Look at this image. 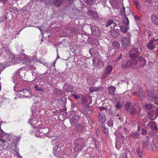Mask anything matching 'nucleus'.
Segmentation results:
<instances>
[{"instance_id": "32", "label": "nucleus", "mask_w": 158, "mask_h": 158, "mask_svg": "<svg viewBox=\"0 0 158 158\" xmlns=\"http://www.w3.org/2000/svg\"><path fill=\"white\" fill-rule=\"evenodd\" d=\"M84 110L88 114H91L92 113V111L90 107H85L84 109Z\"/></svg>"}, {"instance_id": "54", "label": "nucleus", "mask_w": 158, "mask_h": 158, "mask_svg": "<svg viewBox=\"0 0 158 158\" xmlns=\"http://www.w3.org/2000/svg\"><path fill=\"white\" fill-rule=\"evenodd\" d=\"M72 96H74V98L76 99H78L80 98V96L79 95H76L74 94H73L72 95Z\"/></svg>"}, {"instance_id": "39", "label": "nucleus", "mask_w": 158, "mask_h": 158, "mask_svg": "<svg viewBox=\"0 0 158 158\" xmlns=\"http://www.w3.org/2000/svg\"><path fill=\"white\" fill-rule=\"evenodd\" d=\"M8 63L7 65H6V66H5L4 67L2 65V64H0V70H2V69H4L5 67H6L7 66H8L9 65H10L11 64L10 63L12 62L11 60H10V61H8Z\"/></svg>"}, {"instance_id": "27", "label": "nucleus", "mask_w": 158, "mask_h": 158, "mask_svg": "<svg viewBox=\"0 0 158 158\" xmlns=\"http://www.w3.org/2000/svg\"><path fill=\"white\" fill-rule=\"evenodd\" d=\"M148 126L150 127L152 130H154L156 128V125L153 122H150L148 124Z\"/></svg>"}, {"instance_id": "51", "label": "nucleus", "mask_w": 158, "mask_h": 158, "mask_svg": "<svg viewBox=\"0 0 158 158\" xmlns=\"http://www.w3.org/2000/svg\"><path fill=\"white\" fill-rule=\"evenodd\" d=\"M5 52L6 53L8 54H11V53H10V49H9L8 48H7V49L6 48L5 49Z\"/></svg>"}, {"instance_id": "47", "label": "nucleus", "mask_w": 158, "mask_h": 158, "mask_svg": "<svg viewBox=\"0 0 158 158\" xmlns=\"http://www.w3.org/2000/svg\"><path fill=\"white\" fill-rule=\"evenodd\" d=\"M82 101L83 103H85L87 102V98L85 96L82 97Z\"/></svg>"}, {"instance_id": "16", "label": "nucleus", "mask_w": 158, "mask_h": 158, "mask_svg": "<svg viewBox=\"0 0 158 158\" xmlns=\"http://www.w3.org/2000/svg\"><path fill=\"white\" fill-rule=\"evenodd\" d=\"M64 90L67 92H72L73 91V87L69 84H65L63 86Z\"/></svg>"}, {"instance_id": "22", "label": "nucleus", "mask_w": 158, "mask_h": 158, "mask_svg": "<svg viewBox=\"0 0 158 158\" xmlns=\"http://www.w3.org/2000/svg\"><path fill=\"white\" fill-rule=\"evenodd\" d=\"M111 35L114 38H116L118 36V30L115 29L112 30L111 31Z\"/></svg>"}, {"instance_id": "33", "label": "nucleus", "mask_w": 158, "mask_h": 158, "mask_svg": "<svg viewBox=\"0 0 158 158\" xmlns=\"http://www.w3.org/2000/svg\"><path fill=\"white\" fill-rule=\"evenodd\" d=\"M115 51V49L114 48H112L109 51V54H107V57H109L110 56H113Z\"/></svg>"}, {"instance_id": "9", "label": "nucleus", "mask_w": 158, "mask_h": 158, "mask_svg": "<svg viewBox=\"0 0 158 158\" xmlns=\"http://www.w3.org/2000/svg\"><path fill=\"white\" fill-rule=\"evenodd\" d=\"M139 54V52L136 48L133 49L129 52V56L133 59H136Z\"/></svg>"}, {"instance_id": "46", "label": "nucleus", "mask_w": 158, "mask_h": 158, "mask_svg": "<svg viewBox=\"0 0 158 158\" xmlns=\"http://www.w3.org/2000/svg\"><path fill=\"white\" fill-rule=\"evenodd\" d=\"M136 112L135 109L134 107H132L130 109V113L131 114L134 115L136 113Z\"/></svg>"}, {"instance_id": "28", "label": "nucleus", "mask_w": 158, "mask_h": 158, "mask_svg": "<svg viewBox=\"0 0 158 158\" xmlns=\"http://www.w3.org/2000/svg\"><path fill=\"white\" fill-rule=\"evenodd\" d=\"M151 150L152 151L156 152L158 151V147L154 143H152L151 144Z\"/></svg>"}, {"instance_id": "26", "label": "nucleus", "mask_w": 158, "mask_h": 158, "mask_svg": "<svg viewBox=\"0 0 158 158\" xmlns=\"http://www.w3.org/2000/svg\"><path fill=\"white\" fill-rule=\"evenodd\" d=\"M115 88L114 86H110L108 87L109 93L111 95H113L114 94Z\"/></svg>"}, {"instance_id": "25", "label": "nucleus", "mask_w": 158, "mask_h": 158, "mask_svg": "<svg viewBox=\"0 0 158 158\" xmlns=\"http://www.w3.org/2000/svg\"><path fill=\"white\" fill-rule=\"evenodd\" d=\"M138 60L139 61V64L141 66L145 65L146 64L145 60L142 57H139L138 58Z\"/></svg>"}, {"instance_id": "17", "label": "nucleus", "mask_w": 158, "mask_h": 158, "mask_svg": "<svg viewBox=\"0 0 158 158\" xmlns=\"http://www.w3.org/2000/svg\"><path fill=\"white\" fill-rule=\"evenodd\" d=\"M151 18L153 23L158 25V16L157 15H152Z\"/></svg>"}, {"instance_id": "31", "label": "nucleus", "mask_w": 158, "mask_h": 158, "mask_svg": "<svg viewBox=\"0 0 158 158\" xmlns=\"http://www.w3.org/2000/svg\"><path fill=\"white\" fill-rule=\"evenodd\" d=\"M123 23L126 25H129V21L126 15L124 16L123 18Z\"/></svg>"}, {"instance_id": "53", "label": "nucleus", "mask_w": 158, "mask_h": 158, "mask_svg": "<svg viewBox=\"0 0 158 158\" xmlns=\"http://www.w3.org/2000/svg\"><path fill=\"white\" fill-rule=\"evenodd\" d=\"M147 133V130L144 129H143L142 131V134L143 135H145Z\"/></svg>"}, {"instance_id": "29", "label": "nucleus", "mask_w": 158, "mask_h": 158, "mask_svg": "<svg viewBox=\"0 0 158 158\" xmlns=\"http://www.w3.org/2000/svg\"><path fill=\"white\" fill-rule=\"evenodd\" d=\"M150 144V143L148 141H142V146L143 148H147Z\"/></svg>"}, {"instance_id": "35", "label": "nucleus", "mask_w": 158, "mask_h": 158, "mask_svg": "<svg viewBox=\"0 0 158 158\" xmlns=\"http://www.w3.org/2000/svg\"><path fill=\"white\" fill-rule=\"evenodd\" d=\"M31 87L27 88L26 89L23 90L22 91H20L21 93H25V95H27L28 94H29V92L31 90Z\"/></svg>"}, {"instance_id": "48", "label": "nucleus", "mask_w": 158, "mask_h": 158, "mask_svg": "<svg viewBox=\"0 0 158 158\" xmlns=\"http://www.w3.org/2000/svg\"><path fill=\"white\" fill-rule=\"evenodd\" d=\"M93 41L94 42V43L93 44V45H95L96 46H98L99 45V43L98 42V41L96 39H93Z\"/></svg>"}, {"instance_id": "41", "label": "nucleus", "mask_w": 158, "mask_h": 158, "mask_svg": "<svg viewBox=\"0 0 158 158\" xmlns=\"http://www.w3.org/2000/svg\"><path fill=\"white\" fill-rule=\"evenodd\" d=\"M35 89L37 91H41L43 92L44 91V89L43 88L40 87L37 85H35L34 86Z\"/></svg>"}, {"instance_id": "7", "label": "nucleus", "mask_w": 158, "mask_h": 158, "mask_svg": "<svg viewBox=\"0 0 158 158\" xmlns=\"http://www.w3.org/2000/svg\"><path fill=\"white\" fill-rule=\"evenodd\" d=\"M121 43L123 48H126L130 44L131 39L129 37H123L122 38Z\"/></svg>"}, {"instance_id": "37", "label": "nucleus", "mask_w": 158, "mask_h": 158, "mask_svg": "<svg viewBox=\"0 0 158 158\" xmlns=\"http://www.w3.org/2000/svg\"><path fill=\"white\" fill-rule=\"evenodd\" d=\"M136 152L139 156L141 157L143 155V153L140 148L138 147L137 148Z\"/></svg>"}, {"instance_id": "45", "label": "nucleus", "mask_w": 158, "mask_h": 158, "mask_svg": "<svg viewBox=\"0 0 158 158\" xmlns=\"http://www.w3.org/2000/svg\"><path fill=\"white\" fill-rule=\"evenodd\" d=\"M131 106V103L129 102H127L125 104V108L126 110H129V108Z\"/></svg>"}, {"instance_id": "55", "label": "nucleus", "mask_w": 158, "mask_h": 158, "mask_svg": "<svg viewBox=\"0 0 158 158\" xmlns=\"http://www.w3.org/2000/svg\"><path fill=\"white\" fill-rule=\"evenodd\" d=\"M86 2L88 5H91L93 3V1L92 0H87Z\"/></svg>"}, {"instance_id": "30", "label": "nucleus", "mask_w": 158, "mask_h": 158, "mask_svg": "<svg viewBox=\"0 0 158 158\" xmlns=\"http://www.w3.org/2000/svg\"><path fill=\"white\" fill-rule=\"evenodd\" d=\"M22 72V70L21 69H19L18 71L15 72L16 76L14 77V78L15 80L18 79V77H20L21 75L20 73Z\"/></svg>"}, {"instance_id": "2", "label": "nucleus", "mask_w": 158, "mask_h": 158, "mask_svg": "<svg viewBox=\"0 0 158 158\" xmlns=\"http://www.w3.org/2000/svg\"><path fill=\"white\" fill-rule=\"evenodd\" d=\"M21 56L22 58L21 60L23 63L25 64L26 65L31 66L35 62H36L37 60L36 57L35 56H33V57H29L26 59V55L24 54L22 55Z\"/></svg>"}, {"instance_id": "49", "label": "nucleus", "mask_w": 158, "mask_h": 158, "mask_svg": "<svg viewBox=\"0 0 158 158\" xmlns=\"http://www.w3.org/2000/svg\"><path fill=\"white\" fill-rule=\"evenodd\" d=\"M108 124L109 127H112L113 126V122L111 120H109L107 122Z\"/></svg>"}, {"instance_id": "59", "label": "nucleus", "mask_w": 158, "mask_h": 158, "mask_svg": "<svg viewBox=\"0 0 158 158\" xmlns=\"http://www.w3.org/2000/svg\"><path fill=\"white\" fill-rule=\"evenodd\" d=\"M122 56V54H120L118 58L117 59H116L115 60V61H118L121 58Z\"/></svg>"}, {"instance_id": "42", "label": "nucleus", "mask_w": 158, "mask_h": 158, "mask_svg": "<svg viewBox=\"0 0 158 158\" xmlns=\"http://www.w3.org/2000/svg\"><path fill=\"white\" fill-rule=\"evenodd\" d=\"M132 136L133 138L136 139L139 136V134L138 132H135L133 133L132 134Z\"/></svg>"}, {"instance_id": "38", "label": "nucleus", "mask_w": 158, "mask_h": 158, "mask_svg": "<svg viewBox=\"0 0 158 158\" xmlns=\"http://www.w3.org/2000/svg\"><path fill=\"white\" fill-rule=\"evenodd\" d=\"M63 0H56L55 2V5L57 7L60 6L62 3Z\"/></svg>"}, {"instance_id": "64", "label": "nucleus", "mask_w": 158, "mask_h": 158, "mask_svg": "<svg viewBox=\"0 0 158 158\" xmlns=\"http://www.w3.org/2000/svg\"><path fill=\"white\" fill-rule=\"evenodd\" d=\"M152 41L153 42H156L158 41V39H155L154 38L152 39Z\"/></svg>"}, {"instance_id": "8", "label": "nucleus", "mask_w": 158, "mask_h": 158, "mask_svg": "<svg viewBox=\"0 0 158 158\" xmlns=\"http://www.w3.org/2000/svg\"><path fill=\"white\" fill-rule=\"evenodd\" d=\"M93 64L94 67L98 68H102L104 65L103 61L95 58L93 59Z\"/></svg>"}, {"instance_id": "15", "label": "nucleus", "mask_w": 158, "mask_h": 158, "mask_svg": "<svg viewBox=\"0 0 158 158\" xmlns=\"http://www.w3.org/2000/svg\"><path fill=\"white\" fill-rule=\"evenodd\" d=\"M88 13L90 17L93 19H96L98 16V14L96 12L93 11L91 10H89Z\"/></svg>"}, {"instance_id": "20", "label": "nucleus", "mask_w": 158, "mask_h": 158, "mask_svg": "<svg viewBox=\"0 0 158 158\" xmlns=\"http://www.w3.org/2000/svg\"><path fill=\"white\" fill-rule=\"evenodd\" d=\"M149 115L150 119L153 120L156 118L158 116V114H154L153 111L151 110L149 113Z\"/></svg>"}, {"instance_id": "50", "label": "nucleus", "mask_w": 158, "mask_h": 158, "mask_svg": "<svg viewBox=\"0 0 158 158\" xmlns=\"http://www.w3.org/2000/svg\"><path fill=\"white\" fill-rule=\"evenodd\" d=\"M103 131L105 135H108V130L107 128L105 127L104 128Z\"/></svg>"}, {"instance_id": "19", "label": "nucleus", "mask_w": 158, "mask_h": 158, "mask_svg": "<svg viewBox=\"0 0 158 158\" xmlns=\"http://www.w3.org/2000/svg\"><path fill=\"white\" fill-rule=\"evenodd\" d=\"M103 88L102 87H91L89 89V91L91 93L96 91H101L103 90Z\"/></svg>"}, {"instance_id": "6", "label": "nucleus", "mask_w": 158, "mask_h": 158, "mask_svg": "<svg viewBox=\"0 0 158 158\" xmlns=\"http://www.w3.org/2000/svg\"><path fill=\"white\" fill-rule=\"evenodd\" d=\"M137 64V61L136 59H133L127 61L125 64H123L122 65V67L123 68L125 67H132L135 66Z\"/></svg>"}, {"instance_id": "52", "label": "nucleus", "mask_w": 158, "mask_h": 158, "mask_svg": "<svg viewBox=\"0 0 158 158\" xmlns=\"http://www.w3.org/2000/svg\"><path fill=\"white\" fill-rule=\"evenodd\" d=\"M76 148L81 149V148H82V147L81 145H76L75 147L74 148V149L76 150Z\"/></svg>"}, {"instance_id": "43", "label": "nucleus", "mask_w": 158, "mask_h": 158, "mask_svg": "<svg viewBox=\"0 0 158 158\" xmlns=\"http://www.w3.org/2000/svg\"><path fill=\"white\" fill-rule=\"evenodd\" d=\"M43 133H40V131L39 132L38 131H37L35 133V135L37 137H41L43 135Z\"/></svg>"}, {"instance_id": "4", "label": "nucleus", "mask_w": 158, "mask_h": 158, "mask_svg": "<svg viewBox=\"0 0 158 158\" xmlns=\"http://www.w3.org/2000/svg\"><path fill=\"white\" fill-rule=\"evenodd\" d=\"M29 124L31 125L35 128H40V125L41 123L40 121H37L36 118L33 116H31L28 120Z\"/></svg>"}, {"instance_id": "58", "label": "nucleus", "mask_w": 158, "mask_h": 158, "mask_svg": "<svg viewBox=\"0 0 158 158\" xmlns=\"http://www.w3.org/2000/svg\"><path fill=\"white\" fill-rule=\"evenodd\" d=\"M134 17L135 20L139 21V17L137 15H134Z\"/></svg>"}, {"instance_id": "63", "label": "nucleus", "mask_w": 158, "mask_h": 158, "mask_svg": "<svg viewBox=\"0 0 158 158\" xmlns=\"http://www.w3.org/2000/svg\"><path fill=\"white\" fill-rule=\"evenodd\" d=\"M7 0H0V2H2L3 4H4Z\"/></svg>"}, {"instance_id": "57", "label": "nucleus", "mask_w": 158, "mask_h": 158, "mask_svg": "<svg viewBox=\"0 0 158 158\" xmlns=\"http://www.w3.org/2000/svg\"><path fill=\"white\" fill-rule=\"evenodd\" d=\"M108 74H107L106 73V72H105V73H104L102 75V78L103 79H104L106 77V76Z\"/></svg>"}, {"instance_id": "3", "label": "nucleus", "mask_w": 158, "mask_h": 158, "mask_svg": "<svg viewBox=\"0 0 158 158\" xmlns=\"http://www.w3.org/2000/svg\"><path fill=\"white\" fill-rule=\"evenodd\" d=\"M118 136L119 139L115 143V147L117 149H119L120 145L126 143L127 141L122 133H120Z\"/></svg>"}, {"instance_id": "11", "label": "nucleus", "mask_w": 158, "mask_h": 158, "mask_svg": "<svg viewBox=\"0 0 158 158\" xmlns=\"http://www.w3.org/2000/svg\"><path fill=\"white\" fill-rule=\"evenodd\" d=\"M53 153L57 158L59 157V155L61 153L60 148L57 146H55L53 148Z\"/></svg>"}, {"instance_id": "21", "label": "nucleus", "mask_w": 158, "mask_h": 158, "mask_svg": "<svg viewBox=\"0 0 158 158\" xmlns=\"http://www.w3.org/2000/svg\"><path fill=\"white\" fill-rule=\"evenodd\" d=\"M129 28L128 25H126L125 26L124 25H121L120 27V30L123 33H126Z\"/></svg>"}, {"instance_id": "56", "label": "nucleus", "mask_w": 158, "mask_h": 158, "mask_svg": "<svg viewBox=\"0 0 158 158\" xmlns=\"http://www.w3.org/2000/svg\"><path fill=\"white\" fill-rule=\"evenodd\" d=\"M57 142V140L55 139H53L51 141V143L53 145H55Z\"/></svg>"}, {"instance_id": "40", "label": "nucleus", "mask_w": 158, "mask_h": 158, "mask_svg": "<svg viewBox=\"0 0 158 158\" xmlns=\"http://www.w3.org/2000/svg\"><path fill=\"white\" fill-rule=\"evenodd\" d=\"M120 13L122 15H125L126 12L125 10V8L124 6H123L120 9Z\"/></svg>"}, {"instance_id": "1", "label": "nucleus", "mask_w": 158, "mask_h": 158, "mask_svg": "<svg viewBox=\"0 0 158 158\" xmlns=\"http://www.w3.org/2000/svg\"><path fill=\"white\" fill-rule=\"evenodd\" d=\"M0 135L2 137H3L6 135L9 136L7 141L8 145L5 144L7 143H6L5 140L3 139L0 140V151H1L4 149L9 148L16 152L18 155V150L16 148V143L20 139L21 137L15 136L12 133H10L8 134L4 132L1 128L0 129Z\"/></svg>"}, {"instance_id": "12", "label": "nucleus", "mask_w": 158, "mask_h": 158, "mask_svg": "<svg viewBox=\"0 0 158 158\" xmlns=\"http://www.w3.org/2000/svg\"><path fill=\"white\" fill-rule=\"evenodd\" d=\"M133 89L135 94L139 95L140 98H141V96L143 97V90L140 86H135L133 87Z\"/></svg>"}, {"instance_id": "61", "label": "nucleus", "mask_w": 158, "mask_h": 158, "mask_svg": "<svg viewBox=\"0 0 158 158\" xmlns=\"http://www.w3.org/2000/svg\"><path fill=\"white\" fill-rule=\"evenodd\" d=\"M9 36H10L9 37V39H10L11 40L13 39L15 37V36H14L12 35H10Z\"/></svg>"}, {"instance_id": "14", "label": "nucleus", "mask_w": 158, "mask_h": 158, "mask_svg": "<svg viewBox=\"0 0 158 158\" xmlns=\"http://www.w3.org/2000/svg\"><path fill=\"white\" fill-rule=\"evenodd\" d=\"M79 119V116L78 115L74 116L72 118L70 119L71 124L72 125H75L78 122Z\"/></svg>"}, {"instance_id": "36", "label": "nucleus", "mask_w": 158, "mask_h": 158, "mask_svg": "<svg viewBox=\"0 0 158 158\" xmlns=\"http://www.w3.org/2000/svg\"><path fill=\"white\" fill-rule=\"evenodd\" d=\"M113 46L115 48H119L120 46V44L118 42L114 41L112 42Z\"/></svg>"}, {"instance_id": "44", "label": "nucleus", "mask_w": 158, "mask_h": 158, "mask_svg": "<svg viewBox=\"0 0 158 158\" xmlns=\"http://www.w3.org/2000/svg\"><path fill=\"white\" fill-rule=\"evenodd\" d=\"M145 108L147 109H151L152 107V105L151 104H147L145 105Z\"/></svg>"}, {"instance_id": "34", "label": "nucleus", "mask_w": 158, "mask_h": 158, "mask_svg": "<svg viewBox=\"0 0 158 158\" xmlns=\"http://www.w3.org/2000/svg\"><path fill=\"white\" fill-rule=\"evenodd\" d=\"M113 68L111 65H109L107 66V68L106 69L105 72L107 74H109L112 71Z\"/></svg>"}, {"instance_id": "60", "label": "nucleus", "mask_w": 158, "mask_h": 158, "mask_svg": "<svg viewBox=\"0 0 158 158\" xmlns=\"http://www.w3.org/2000/svg\"><path fill=\"white\" fill-rule=\"evenodd\" d=\"M136 6L139 10H140L141 9V5L139 3L136 5Z\"/></svg>"}, {"instance_id": "13", "label": "nucleus", "mask_w": 158, "mask_h": 158, "mask_svg": "<svg viewBox=\"0 0 158 158\" xmlns=\"http://www.w3.org/2000/svg\"><path fill=\"white\" fill-rule=\"evenodd\" d=\"M157 43L153 42L152 40H151L147 44L148 48L150 50H152L156 48Z\"/></svg>"}, {"instance_id": "62", "label": "nucleus", "mask_w": 158, "mask_h": 158, "mask_svg": "<svg viewBox=\"0 0 158 158\" xmlns=\"http://www.w3.org/2000/svg\"><path fill=\"white\" fill-rule=\"evenodd\" d=\"M122 158H127L126 153H124L123 154L122 156Z\"/></svg>"}, {"instance_id": "23", "label": "nucleus", "mask_w": 158, "mask_h": 158, "mask_svg": "<svg viewBox=\"0 0 158 158\" xmlns=\"http://www.w3.org/2000/svg\"><path fill=\"white\" fill-rule=\"evenodd\" d=\"M110 25L111 27L113 28L114 27L116 26L115 23H114L112 20L110 19L107 21L106 23V27H109Z\"/></svg>"}, {"instance_id": "18", "label": "nucleus", "mask_w": 158, "mask_h": 158, "mask_svg": "<svg viewBox=\"0 0 158 158\" xmlns=\"http://www.w3.org/2000/svg\"><path fill=\"white\" fill-rule=\"evenodd\" d=\"M98 118L101 123H103L106 120V117L105 114L102 112H100L99 114Z\"/></svg>"}, {"instance_id": "5", "label": "nucleus", "mask_w": 158, "mask_h": 158, "mask_svg": "<svg viewBox=\"0 0 158 158\" xmlns=\"http://www.w3.org/2000/svg\"><path fill=\"white\" fill-rule=\"evenodd\" d=\"M148 98L149 101H154L155 104L158 105V99L156 95L155 94L154 91H152L148 92Z\"/></svg>"}, {"instance_id": "10", "label": "nucleus", "mask_w": 158, "mask_h": 158, "mask_svg": "<svg viewBox=\"0 0 158 158\" xmlns=\"http://www.w3.org/2000/svg\"><path fill=\"white\" fill-rule=\"evenodd\" d=\"M91 30L92 33L96 36H99L100 34V32L97 27L94 25L91 26Z\"/></svg>"}, {"instance_id": "24", "label": "nucleus", "mask_w": 158, "mask_h": 158, "mask_svg": "<svg viewBox=\"0 0 158 158\" xmlns=\"http://www.w3.org/2000/svg\"><path fill=\"white\" fill-rule=\"evenodd\" d=\"M123 101L121 100L117 101L114 103L116 108L117 109L120 108L123 105Z\"/></svg>"}]
</instances>
